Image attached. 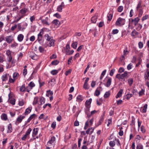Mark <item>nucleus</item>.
<instances>
[{
    "label": "nucleus",
    "mask_w": 149,
    "mask_h": 149,
    "mask_svg": "<svg viewBox=\"0 0 149 149\" xmlns=\"http://www.w3.org/2000/svg\"><path fill=\"white\" fill-rule=\"evenodd\" d=\"M139 34V33L135 31H133L131 33V35L132 36H137Z\"/></svg>",
    "instance_id": "obj_34"
},
{
    "label": "nucleus",
    "mask_w": 149,
    "mask_h": 149,
    "mask_svg": "<svg viewBox=\"0 0 149 149\" xmlns=\"http://www.w3.org/2000/svg\"><path fill=\"white\" fill-rule=\"evenodd\" d=\"M41 21L42 22L43 24H45L46 25H49V24L48 23V22H47V21L46 20V19H41Z\"/></svg>",
    "instance_id": "obj_39"
},
{
    "label": "nucleus",
    "mask_w": 149,
    "mask_h": 149,
    "mask_svg": "<svg viewBox=\"0 0 149 149\" xmlns=\"http://www.w3.org/2000/svg\"><path fill=\"white\" fill-rule=\"evenodd\" d=\"M147 107H148V105L147 104H145L144 105V106H143V108L142 109V112L143 113H145L146 112V110L147 109Z\"/></svg>",
    "instance_id": "obj_27"
},
{
    "label": "nucleus",
    "mask_w": 149,
    "mask_h": 149,
    "mask_svg": "<svg viewBox=\"0 0 149 149\" xmlns=\"http://www.w3.org/2000/svg\"><path fill=\"white\" fill-rule=\"evenodd\" d=\"M104 114H103L101 116L99 120V121L97 123V126H99L102 124L104 119Z\"/></svg>",
    "instance_id": "obj_14"
},
{
    "label": "nucleus",
    "mask_w": 149,
    "mask_h": 149,
    "mask_svg": "<svg viewBox=\"0 0 149 149\" xmlns=\"http://www.w3.org/2000/svg\"><path fill=\"white\" fill-rule=\"evenodd\" d=\"M139 47L140 49H141L143 47V44L141 42H139L138 43Z\"/></svg>",
    "instance_id": "obj_51"
},
{
    "label": "nucleus",
    "mask_w": 149,
    "mask_h": 149,
    "mask_svg": "<svg viewBox=\"0 0 149 149\" xmlns=\"http://www.w3.org/2000/svg\"><path fill=\"white\" fill-rule=\"evenodd\" d=\"M45 99L44 97H40V104H39V105H41L42 104H44L45 102Z\"/></svg>",
    "instance_id": "obj_24"
},
{
    "label": "nucleus",
    "mask_w": 149,
    "mask_h": 149,
    "mask_svg": "<svg viewBox=\"0 0 149 149\" xmlns=\"http://www.w3.org/2000/svg\"><path fill=\"white\" fill-rule=\"evenodd\" d=\"M65 8V5L63 2H61V5L58 6L57 8V11L59 12H61L62 11L63 8Z\"/></svg>",
    "instance_id": "obj_2"
},
{
    "label": "nucleus",
    "mask_w": 149,
    "mask_h": 149,
    "mask_svg": "<svg viewBox=\"0 0 149 149\" xmlns=\"http://www.w3.org/2000/svg\"><path fill=\"white\" fill-rule=\"evenodd\" d=\"M139 20V18L138 17H136L134 19H131V23L134 26H136Z\"/></svg>",
    "instance_id": "obj_3"
},
{
    "label": "nucleus",
    "mask_w": 149,
    "mask_h": 149,
    "mask_svg": "<svg viewBox=\"0 0 149 149\" xmlns=\"http://www.w3.org/2000/svg\"><path fill=\"white\" fill-rule=\"evenodd\" d=\"M133 81V79L132 78L128 80V83L130 86H131L132 85Z\"/></svg>",
    "instance_id": "obj_47"
},
{
    "label": "nucleus",
    "mask_w": 149,
    "mask_h": 149,
    "mask_svg": "<svg viewBox=\"0 0 149 149\" xmlns=\"http://www.w3.org/2000/svg\"><path fill=\"white\" fill-rule=\"evenodd\" d=\"M144 77L145 79V80L146 82V81H148L147 80H149V77H148L146 76V74H145L144 75Z\"/></svg>",
    "instance_id": "obj_63"
},
{
    "label": "nucleus",
    "mask_w": 149,
    "mask_h": 149,
    "mask_svg": "<svg viewBox=\"0 0 149 149\" xmlns=\"http://www.w3.org/2000/svg\"><path fill=\"white\" fill-rule=\"evenodd\" d=\"M38 49L40 52L41 53H44L45 52L44 48L42 46L39 47Z\"/></svg>",
    "instance_id": "obj_26"
},
{
    "label": "nucleus",
    "mask_w": 149,
    "mask_h": 149,
    "mask_svg": "<svg viewBox=\"0 0 149 149\" xmlns=\"http://www.w3.org/2000/svg\"><path fill=\"white\" fill-rule=\"evenodd\" d=\"M28 11L27 8H24L20 10V13L21 14V15L24 17L26 15V13Z\"/></svg>",
    "instance_id": "obj_5"
},
{
    "label": "nucleus",
    "mask_w": 149,
    "mask_h": 149,
    "mask_svg": "<svg viewBox=\"0 0 149 149\" xmlns=\"http://www.w3.org/2000/svg\"><path fill=\"white\" fill-rule=\"evenodd\" d=\"M122 79L124 77H126L127 75V71H125L123 73L121 74Z\"/></svg>",
    "instance_id": "obj_42"
},
{
    "label": "nucleus",
    "mask_w": 149,
    "mask_h": 149,
    "mask_svg": "<svg viewBox=\"0 0 149 149\" xmlns=\"http://www.w3.org/2000/svg\"><path fill=\"white\" fill-rule=\"evenodd\" d=\"M12 125L11 124H10L8 125V130L7 132L10 133L12 132Z\"/></svg>",
    "instance_id": "obj_23"
},
{
    "label": "nucleus",
    "mask_w": 149,
    "mask_h": 149,
    "mask_svg": "<svg viewBox=\"0 0 149 149\" xmlns=\"http://www.w3.org/2000/svg\"><path fill=\"white\" fill-rule=\"evenodd\" d=\"M119 31L117 29H113L112 30V32L113 34H116Z\"/></svg>",
    "instance_id": "obj_60"
},
{
    "label": "nucleus",
    "mask_w": 149,
    "mask_h": 149,
    "mask_svg": "<svg viewBox=\"0 0 149 149\" xmlns=\"http://www.w3.org/2000/svg\"><path fill=\"white\" fill-rule=\"evenodd\" d=\"M27 70L26 68H24L23 71V74L24 76H25L26 74H27Z\"/></svg>",
    "instance_id": "obj_53"
},
{
    "label": "nucleus",
    "mask_w": 149,
    "mask_h": 149,
    "mask_svg": "<svg viewBox=\"0 0 149 149\" xmlns=\"http://www.w3.org/2000/svg\"><path fill=\"white\" fill-rule=\"evenodd\" d=\"M25 118L24 116H20L19 117H18L17 119L16 122L15 124L16 125L21 123L22 120Z\"/></svg>",
    "instance_id": "obj_10"
},
{
    "label": "nucleus",
    "mask_w": 149,
    "mask_h": 149,
    "mask_svg": "<svg viewBox=\"0 0 149 149\" xmlns=\"http://www.w3.org/2000/svg\"><path fill=\"white\" fill-rule=\"evenodd\" d=\"M109 145L111 147H113L115 145V143L114 141H110L109 143Z\"/></svg>",
    "instance_id": "obj_49"
},
{
    "label": "nucleus",
    "mask_w": 149,
    "mask_h": 149,
    "mask_svg": "<svg viewBox=\"0 0 149 149\" xmlns=\"http://www.w3.org/2000/svg\"><path fill=\"white\" fill-rule=\"evenodd\" d=\"M141 130L143 133H144L146 132L145 129L143 126H141Z\"/></svg>",
    "instance_id": "obj_57"
},
{
    "label": "nucleus",
    "mask_w": 149,
    "mask_h": 149,
    "mask_svg": "<svg viewBox=\"0 0 149 149\" xmlns=\"http://www.w3.org/2000/svg\"><path fill=\"white\" fill-rule=\"evenodd\" d=\"M110 94V91L106 92L104 94V97L105 98H107L108 97Z\"/></svg>",
    "instance_id": "obj_35"
},
{
    "label": "nucleus",
    "mask_w": 149,
    "mask_h": 149,
    "mask_svg": "<svg viewBox=\"0 0 149 149\" xmlns=\"http://www.w3.org/2000/svg\"><path fill=\"white\" fill-rule=\"evenodd\" d=\"M6 41L8 43H10L13 40V37L12 36H7L5 37Z\"/></svg>",
    "instance_id": "obj_8"
},
{
    "label": "nucleus",
    "mask_w": 149,
    "mask_h": 149,
    "mask_svg": "<svg viewBox=\"0 0 149 149\" xmlns=\"http://www.w3.org/2000/svg\"><path fill=\"white\" fill-rule=\"evenodd\" d=\"M55 140V137L54 136H53L51 138L50 140L47 143V145L49 146H51L53 145L54 142Z\"/></svg>",
    "instance_id": "obj_6"
},
{
    "label": "nucleus",
    "mask_w": 149,
    "mask_h": 149,
    "mask_svg": "<svg viewBox=\"0 0 149 149\" xmlns=\"http://www.w3.org/2000/svg\"><path fill=\"white\" fill-rule=\"evenodd\" d=\"M29 40L31 41H33L35 40V36H31L29 38Z\"/></svg>",
    "instance_id": "obj_64"
},
{
    "label": "nucleus",
    "mask_w": 149,
    "mask_h": 149,
    "mask_svg": "<svg viewBox=\"0 0 149 149\" xmlns=\"http://www.w3.org/2000/svg\"><path fill=\"white\" fill-rule=\"evenodd\" d=\"M112 17H113V15L112 14H111V13H108V15H107V17L108 18V20L109 21H110L112 19Z\"/></svg>",
    "instance_id": "obj_40"
},
{
    "label": "nucleus",
    "mask_w": 149,
    "mask_h": 149,
    "mask_svg": "<svg viewBox=\"0 0 149 149\" xmlns=\"http://www.w3.org/2000/svg\"><path fill=\"white\" fill-rule=\"evenodd\" d=\"M125 70V69L124 68L122 67H120L119 69L118 72L119 73H121L122 72H124Z\"/></svg>",
    "instance_id": "obj_55"
},
{
    "label": "nucleus",
    "mask_w": 149,
    "mask_h": 149,
    "mask_svg": "<svg viewBox=\"0 0 149 149\" xmlns=\"http://www.w3.org/2000/svg\"><path fill=\"white\" fill-rule=\"evenodd\" d=\"M123 91V90L122 89H121L119 91L117 94L116 96V98H117L119 97H120L122 96V94Z\"/></svg>",
    "instance_id": "obj_19"
},
{
    "label": "nucleus",
    "mask_w": 149,
    "mask_h": 149,
    "mask_svg": "<svg viewBox=\"0 0 149 149\" xmlns=\"http://www.w3.org/2000/svg\"><path fill=\"white\" fill-rule=\"evenodd\" d=\"M77 42H74L71 45L72 47L74 49H76L77 47Z\"/></svg>",
    "instance_id": "obj_33"
},
{
    "label": "nucleus",
    "mask_w": 149,
    "mask_h": 149,
    "mask_svg": "<svg viewBox=\"0 0 149 149\" xmlns=\"http://www.w3.org/2000/svg\"><path fill=\"white\" fill-rule=\"evenodd\" d=\"M38 128H34L33 131V136H35L38 133Z\"/></svg>",
    "instance_id": "obj_20"
},
{
    "label": "nucleus",
    "mask_w": 149,
    "mask_h": 149,
    "mask_svg": "<svg viewBox=\"0 0 149 149\" xmlns=\"http://www.w3.org/2000/svg\"><path fill=\"white\" fill-rule=\"evenodd\" d=\"M30 19L31 22L32 23L35 20V17L34 15L30 17Z\"/></svg>",
    "instance_id": "obj_52"
},
{
    "label": "nucleus",
    "mask_w": 149,
    "mask_h": 149,
    "mask_svg": "<svg viewBox=\"0 0 149 149\" xmlns=\"http://www.w3.org/2000/svg\"><path fill=\"white\" fill-rule=\"evenodd\" d=\"M94 128L93 127H91L88 129L86 131V133L87 134H91L93 131Z\"/></svg>",
    "instance_id": "obj_15"
},
{
    "label": "nucleus",
    "mask_w": 149,
    "mask_h": 149,
    "mask_svg": "<svg viewBox=\"0 0 149 149\" xmlns=\"http://www.w3.org/2000/svg\"><path fill=\"white\" fill-rule=\"evenodd\" d=\"M52 24H54V25L57 27L58 26L61 24L60 22L57 19H54L52 22Z\"/></svg>",
    "instance_id": "obj_13"
},
{
    "label": "nucleus",
    "mask_w": 149,
    "mask_h": 149,
    "mask_svg": "<svg viewBox=\"0 0 149 149\" xmlns=\"http://www.w3.org/2000/svg\"><path fill=\"white\" fill-rule=\"evenodd\" d=\"M59 63V61L57 60H55L52 61L51 64L53 65H57Z\"/></svg>",
    "instance_id": "obj_44"
},
{
    "label": "nucleus",
    "mask_w": 149,
    "mask_h": 149,
    "mask_svg": "<svg viewBox=\"0 0 149 149\" xmlns=\"http://www.w3.org/2000/svg\"><path fill=\"white\" fill-rule=\"evenodd\" d=\"M92 99L91 98H90L89 100H87L85 102L86 106V109L88 111L89 110L90 107V105L91 104Z\"/></svg>",
    "instance_id": "obj_7"
},
{
    "label": "nucleus",
    "mask_w": 149,
    "mask_h": 149,
    "mask_svg": "<svg viewBox=\"0 0 149 149\" xmlns=\"http://www.w3.org/2000/svg\"><path fill=\"white\" fill-rule=\"evenodd\" d=\"M142 9L141 3V1H139L136 7L137 10H139V9Z\"/></svg>",
    "instance_id": "obj_38"
},
{
    "label": "nucleus",
    "mask_w": 149,
    "mask_h": 149,
    "mask_svg": "<svg viewBox=\"0 0 149 149\" xmlns=\"http://www.w3.org/2000/svg\"><path fill=\"white\" fill-rule=\"evenodd\" d=\"M9 75L8 74H3L1 77V79L3 81H7Z\"/></svg>",
    "instance_id": "obj_11"
},
{
    "label": "nucleus",
    "mask_w": 149,
    "mask_h": 149,
    "mask_svg": "<svg viewBox=\"0 0 149 149\" xmlns=\"http://www.w3.org/2000/svg\"><path fill=\"white\" fill-rule=\"evenodd\" d=\"M123 9V7L122 6H119L118 8V12H121L122 11Z\"/></svg>",
    "instance_id": "obj_50"
},
{
    "label": "nucleus",
    "mask_w": 149,
    "mask_h": 149,
    "mask_svg": "<svg viewBox=\"0 0 149 149\" xmlns=\"http://www.w3.org/2000/svg\"><path fill=\"white\" fill-rule=\"evenodd\" d=\"M31 107H29L26 109L24 113L26 115L29 113L31 111Z\"/></svg>",
    "instance_id": "obj_21"
},
{
    "label": "nucleus",
    "mask_w": 149,
    "mask_h": 149,
    "mask_svg": "<svg viewBox=\"0 0 149 149\" xmlns=\"http://www.w3.org/2000/svg\"><path fill=\"white\" fill-rule=\"evenodd\" d=\"M1 118L3 120H7V117L5 113L2 114L1 116Z\"/></svg>",
    "instance_id": "obj_31"
},
{
    "label": "nucleus",
    "mask_w": 149,
    "mask_h": 149,
    "mask_svg": "<svg viewBox=\"0 0 149 149\" xmlns=\"http://www.w3.org/2000/svg\"><path fill=\"white\" fill-rule=\"evenodd\" d=\"M49 41V46L50 47L52 46H54V43L55 42L54 40H53V39L52 40Z\"/></svg>",
    "instance_id": "obj_30"
},
{
    "label": "nucleus",
    "mask_w": 149,
    "mask_h": 149,
    "mask_svg": "<svg viewBox=\"0 0 149 149\" xmlns=\"http://www.w3.org/2000/svg\"><path fill=\"white\" fill-rule=\"evenodd\" d=\"M44 36L46 39L48 41L51 40L53 39V37L49 36L48 34H45Z\"/></svg>",
    "instance_id": "obj_18"
},
{
    "label": "nucleus",
    "mask_w": 149,
    "mask_h": 149,
    "mask_svg": "<svg viewBox=\"0 0 149 149\" xmlns=\"http://www.w3.org/2000/svg\"><path fill=\"white\" fill-rule=\"evenodd\" d=\"M58 72V71L56 70H53L51 71V73L53 75L56 74Z\"/></svg>",
    "instance_id": "obj_46"
},
{
    "label": "nucleus",
    "mask_w": 149,
    "mask_h": 149,
    "mask_svg": "<svg viewBox=\"0 0 149 149\" xmlns=\"http://www.w3.org/2000/svg\"><path fill=\"white\" fill-rule=\"evenodd\" d=\"M54 16L58 18H61V15L58 13H56L54 15Z\"/></svg>",
    "instance_id": "obj_54"
},
{
    "label": "nucleus",
    "mask_w": 149,
    "mask_h": 149,
    "mask_svg": "<svg viewBox=\"0 0 149 149\" xmlns=\"http://www.w3.org/2000/svg\"><path fill=\"white\" fill-rule=\"evenodd\" d=\"M3 61V57L1 54H0V63H2Z\"/></svg>",
    "instance_id": "obj_61"
},
{
    "label": "nucleus",
    "mask_w": 149,
    "mask_h": 149,
    "mask_svg": "<svg viewBox=\"0 0 149 149\" xmlns=\"http://www.w3.org/2000/svg\"><path fill=\"white\" fill-rule=\"evenodd\" d=\"M102 90V88L101 86L99 87L95 91L94 95L97 96H98L100 94V91Z\"/></svg>",
    "instance_id": "obj_9"
},
{
    "label": "nucleus",
    "mask_w": 149,
    "mask_h": 149,
    "mask_svg": "<svg viewBox=\"0 0 149 149\" xmlns=\"http://www.w3.org/2000/svg\"><path fill=\"white\" fill-rule=\"evenodd\" d=\"M35 86L34 84L32 82H31L28 84V86L32 88L33 87H34Z\"/></svg>",
    "instance_id": "obj_43"
},
{
    "label": "nucleus",
    "mask_w": 149,
    "mask_h": 149,
    "mask_svg": "<svg viewBox=\"0 0 149 149\" xmlns=\"http://www.w3.org/2000/svg\"><path fill=\"white\" fill-rule=\"evenodd\" d=\"M31 130V128H29L26 131L25 134L22 138V140H25L27 138V136L29 134Z\"/></svg>",
    "instance_id": "obj_4"
},
{
    "label": "nucleus",
    "mask_w": 149,
    "mask_h": 149,
    "mask_svg": "<svg viewBox=\"0 0 149 149\" xmlns=\"http://www.w3.org/2000/svg\"><path fill=\"white\" fill-rule=\"evenodd\" d=\"M24 38V36L22 34H19L18 36L17 40L19 42H21L22 41Z\"/></svg>",
    "instance_id": "obj_17"
},
{
    "label": "nucleus",
    "mask_w": 149,
    "mask_h": 149,
    "mask_svg": "<svg viewBox=\"0 0 149 149\" xmlns=\"http://www.w3.org/2000/svg\"><path fill=\"white\" fill-rule=\"evenodd\" d=\"M12 57L11 55L8 56V62H10L12 60Z\"/></svg>",
    "instance_id": "obj_58"
},
{
    "label": "nucleus",
    "mask_w": 149,
    "mask_h": 149,
    "mask_svg": "<svg viewBox=\"0 0 149 149\" xmlns=\"http://www.w3.org/2000/svg\"><path fill=\"white\" fill-rule=\"evenodd\" d=\"M83 100V98L81 95H79L77 97L76 100L77 101L80 102H81Z\"/></svg>",
    "instance_id": "obj_22"
},
{
    "label": "nucleus",
    "mask_w": 149,
    "mask_h": 149,
    "mask_svg": "<svg viewBox=\"0 0 149 149\" xmlns=\"http://www.w3.org/2000/svg\"><path fill=\"white\" fill-rule=\"evenodd\" d=\"M20 91L23 92L26 91V87H25V85H23L20 88Z\"/></svg>",
    "instance_id": "obj_25"
},
{
    "label": "nucleus",
    "mask_w": 149,
    "mask_h": 149,
    "mask_svg": "<svg viewBox=\"0 0 149 149\" xmlns=\"http://www.w3.org/2000/svg\"><path fill=\"white\" fill-rule=\"evenodd\" d=\"M91 21L93 23H95L97 21V18L95 17H93L91 19Z\"/></svg>",
    "instance_id": "obj_48"
},
{
    "label": "nucleus",
    "mask_w": 149,
    "mask_h": 149,
    "mask_svg": "<svg viewBox=\"0 0 149 149\" xmlns=\"http://www.w3.org/2000/svg\"><path fill=\"white\" fill-rule=\"evenodd\" d=\"M135 26L136 29L138 31L140 30L142 28V25L140 24H137L136 26Z\"/></svg>",
    "instance_id": "obj_32"
},
{
    "label": "nucleus",
    "mask_w": 149,
    "mask_h": 149,
    "mask_svg": "<svg viewBox=\"0 0 149 149\" xmlns=\"http://www.w3.org/2000/svg\"><path fill=\"white\" fill-rule=\"evenodd\" d=\"M83 87L85 89H88L89 88V86L88 83H84Z\"/></svg>",
    "instance_id": "obj_41"
},
{
    "label": "nucleus",
    "mask_w": 149,
    "mask_h": 149,
    "mask_svg": "<svg viewBox=\"0 0 149 149\" xmlns=\"http://www.w3.org/2000/svg\"><path fill=\"white\" fill-rule=\"evenodd\" d=\"M132 64L131 63H130L127 66V69L129 70L131 69L132 68Z\"/></svg>",
    "instance_id": "obj_59"
},
{
    "label": "nucleus",
    "mask_w": 149,
    "mask_h": 149,
    "mask_svg": "<svg viewBox=\"0 0 149 149\" xmlns=\"http://www.w3.org/2000/svg\"><path fill=\"white\" fill-rule=\"evenodd\" d=\"M125 22V19L121 17L119 18L116 21V24L117 25H123Z\"/></svg>",
    "instance_id": "obj_1"
},
{
    "label": "nucleus",
    "mask_w": 149,
    "mask_h": 149,
    "mask_svg": "<svg viewBox=\"0 0 149 149\" xmlns=\"http://www.w3.org/2000/svg\"><path fill=\"white\" fill-rule=\"evenodd\" d=\"M37 116L35 114H33L29 117V118H30L31 120L32 119L35 118Z\"/></svg>",
    "instance_id": "obj_62"
},
{
    "label": "nucleus",
    "mask_w": 149,
    "mask_h": 149,
    "mask_svg": "<svg viewBox=\"0 0 149 149\" xmlns=\"http://www.w3.org/2000/svg\"><path fill=\"white\" fill-rule=\"evenodd\" d=\"M106 123H107V126H109L112 123V118H111L108 120L106 121Z\"/></svg>",
    "instance_id": "obj_37"
},
{
    "label": "nucleus",
    "mask_w": 149,
    "mask_h": 149,
    "mask_svg": "<svg viewBox=\"0 0 149 149\" xmlns=\"http://www.w3.org/2000/svg\"><path fill=\"white\" fill-rule=\"evenodd\" d=\"M44 31L43 29H41L40 33L38 34V41H40L41 40L42 38V35L43 34Z\"/></svg>",
    "instance_id": "obj_12"
},
{
    "label": "nucleus",
    "mask_w": 149,
    "mask_h": 149,
    "mask_svg": "<svg viewBox=\"0 0 149 149\" xmlns=\"http://www.w3.org/2000/svg\"><path fill=\"white\" fill-rule=\"evenodd\" d=\"M148 17L149 16L148 15H146L145 16H143L142 17L141 19L142 21L143 22V21L147 19L148 18Z\"/></svg>",
    "instance_id": "obj_45"
},
{
    "label": "nucleus",
    "mask_w": 149,
    "mask_h": 149,
    "mask_svg": "<svg viewBox=\"0 0 149 149\" xmlns=\"http://www.w3.org/2000/svg\"><path fill=\"white\" fill-rule=\"evenodd\" d=\"M53 92L50 90H48L47 91L46 95L49 97V96H52L53 94Z\"/></svg>",
    "instance_id": "obj_28"
},
{
    "label": "nucleus",
    "mask_w": 149,
    "mask_h": 149,
    "mask_svg": "<svg viewBox=\"0 0 149 149\" xmlns=\"http://www.w3.org/2000/svg\"><path fill=\"white\" fill-rule=\"evenodd\" d=\"M111 78H109L106 84H104V85L107 87H109L111 85Z\"/></svg>",
    "instance_id": "obj_16"
},
{
    "label": "nucleus",
    "mask_w": 149,
    "mask_h": 149,
    "mask_svg": "<svg viewBox=\"0 0 149 149\" xmlns=\"http://www.w3.org/2000/svg\"><path fill=\"white\" fill-rule=\"evenodd\" d=\"M139 10V12L138 17H139H139H141L142 16L143 13V9L141 8L139 9V10Z\"/></svg>",
    "instance_id": "obj_29"
},
{
    "label": "nucleus",
    "mask_w": 149,
    "mask_h": 149,
    "mask_svg": "<svg viewBox=\"0 0 149 149\" xmlns=\"http://www.w3.org/2000/svg\"><path fill=\"white\" fill-rule=\"evenodd\" d=\"M38 97H35L34 98V100L33 102V104L35 105L37 104L38 102Z\"/></svg>",
    "instance_id": "obj_36"
},
{
    "label": "nucleus",
    "mask_w": 149,
    "mask_h": 149,
    "mask_svg": "<svg viewBox=\"0 0 149 149\" xmlns=\"http://www.w3.org/2000/svg\"><path fill=\"white\" fill-rule=\"evenodd\" d=\"M10 102L13 105H14L15 104V99H11L10 100Z\"/></svg>",
    "instance_id": "obj_56"
}]
</instances>
